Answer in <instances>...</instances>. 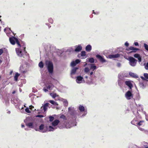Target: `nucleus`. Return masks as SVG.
<instances>
[{
	"mask_svg": "<svg viewBox=\"0 0 148 148\" xmlns=\"http://www.w3.org/2000/svg\"><path fill=\"white\" fill-rule=\"evenodd\" d=\"M129 61L130 64L132 66H134L136 65L137 60L133 57L130 56L127 59Z\"/></svg>",
	"mask_w": 148,
	"mask_h": 148,
	"instance_id": "f257e3e1",
	"label": "nucleus"
},
{
	"mask_svg": "<svg viewBox=\"0 0 148 148\" xmlns=\"http://www.w3.org/2000/svg\"><path fill=\"white\" fill-rule=\"evenodd\" d=\"M53 65L52 62L49 61L47 67L49 72L50 73H52L53 71Z\"/></svg>",
	"mask_w": 148,
	"mask_h": 148,
	"instance_id": "f03ea898",
	"label": "nucleus"
},
{
	"mask_svg": "<svg viewBox=\"0 0 148 148\" xmlns=\"http://www.w3.org/2000/svg\"><path fill=\"white\" fill-rule=\"evenodd\" d=\"M125 97L128 100L130 99L133 97V95L130 91H128L125 94Z\"/></svg>",
	"mask_w": 148,
	"mask_h": 148,
	"instance_id": "7ed1b4c3",
	"label": "nucleus"
},
{
	"mask_svg": "<svg viewBox=\"0 0 148 148\" xmlns=\"http://www.w3.org/2000/svg\"><path fill=\"white\" fill-rule=\"evenodd\" d=\"M127 51L132 50L130 52V53L132 52H136L137 51L139 50L140 49L133 47H130L129 48L126 49Z\"/></svg>",
	"mask_w": 148,
	"mask_h": 148,
	"instance_id": "20e7f679",
	"label": "nucleus"
},
{
	"mask_svg": "<svg viewBox=\"0 0 148 148\" xmlns=\"http://www.w3.org/2000/svg\"><path fill=\"white\" fill-rule=\"evenodd\" d=\"M96 57L102 63H104L106 62V60L103 57L97 54L96 55Z\"/></svg>",
	"mask_w": 148,
	"mask_h": 148,
	"instance_id": "39448f33",
	"label": "nucleus"
},
{
	"mask_svg": "<svg viewBox=\"0 0 148 148\" xmlns=\"http://www.w3.org/2000/svg\"><path fill=\"white\" fill-rule=\"evenodd\" d=\"M17 39V38L14 37L10 38L9 40L10 42L12 45H15Z\"/></svg>",
	"mask_w": 148,
	"mask_h": 148,
	"instance_id": "423d86ee",
	"label": "nucleus"
},
{
	"mask_svg": "<svg viewBox=\"0 0 148 148\" xmlns=\"http://www.w3.org/2000/svg\"><path fill=\"white\" fill-rule=\"evenodd\" d=\"M81 61L79 59H77L75 61H73L71 63V66L73 67L75 66L77 64L79 63Z\"/></svg>",
	"mask_w": 148,
	"mask_h": 148,
	"instance_id": "0eeeda50",
	"label": "nucleus"
},
{
	"mask_svg": "<svg viewBox=\"0 0 148 148\" xmlns=\"http://www.w3.org/2000/svg\"><path fill=\"white\" fill-rule=\"evenodd\" d=\"M16 51L17 55L21 57L23 56V54L21 50L18 48L16 49Z\"/></svg>",
	"mask_w": 148,
	"mask_h": 148,
	"instance_id": "6e6552de",
	"label": "nucleus"
},
{
	"mask_svg": "<svg viewBox=\"0 0 148 148\" xmlns=\"http://www.w3.org/2000/svg\"><path fill=\"white\" fill-rule=\"evenodd\" d=\"M120 54L119 53H117L116 54H111L109 55L108 57L110 58H117L120 57Z\"/></svg>",
	"mask_w": 148,
	"mask_h": 148,
	"instance_id": "1a4fd4ad",
	"label": "nucleus"
},
{
	"mask_svg": "<svg viewBox=\"0 0 148 148\" xmlns=\"http://www.w3.org/2000/svg\"><path fill=\"white\" fill-rule=\"evenodd\" d=\"M49 104L48 103H46L42 107L41 109V110H43L45 112L47 110V107L49 105Z\"/></svg>",
	"mask_w": 148,
	"mask_h": 148,
	"instance_id": "9d476101",
	"label": "nucleus"
},
{
	"mask_svg": "<svg viewBox=\"0 0 148 148\" xmlns=\"http://www.w3.org/2000/svg\"><path fill=\"white\" fill-rule=\"evenodd\" d=\"M125 84L128 86L131 89L133 87V85L131 82L129 81H127L125 82Z\"/></svg>",
	"mask_w": 148,
	"mask_h": 148,
	"instance_id": "9b49d317",
	"label": "nucleus"
},
{
	"mask_svg": "<svg viewBox=\"0 0 148 148\" xmlns=\"http://www.w3.org/2000/svg\"><path fill=\"white\" fill-rule=\"evenodd\" d=\"M83 78L81 76H78L77 77L76 81L78 83H80L82 82Z\"/></svg>",
	"mask_w": 148,
	"mask_h": 148,
	"instance_id": "f8f14e48",
	"label": "nucleus"
},
{
	"mask_svg": "<svg viewBox=\"0 0 148 148\" xmlns=\"http://www.w3.org/2000/svg\"><path fill=\"white\" fill-rule=\"evenodd\" d=\"M134 56L135 58H138L139 62H141V58L139 54L137 53L135 54L134 55Z\"/></svg>",
	"mask_w": 148,
	"mask_h": 148,
	"instance_id": "ddd939ff",
	"label": "nucleus"
},
{
	"mask_svg": "<svg viewBox=\"0 0 148 148\" xmlns=\"http://www.w3.org/2000/svg\"><path fill=\"white\" fill-rule=\"evenodd\" d=\"M46 88L48 90H52L54 87V86L52 84H47L46 85Z\"/></svg>",
	"mask_w": 148,
	"mask_h": 148,
	"instance_id": "4468645a",
	"label": "nucleus"
},
{
	"mask_svg": "<svg viewBox=\"0 0 148 148\" xmlns=\"http://www.w3.org/2000/svg\"><path fill=\"white\" fill-rule=\"evenodd\" d=\"M60 122V121L57 119L54 120L52 123V125L54 126H57Z\"/></svg>",
	"mask_w": 148,
	"mask_h": 148,
	"instance_id": "2eb2a0df",
	"label": "nucleus"
},
{
	"mask_svg": "<svg viewBox=\"0 0 148 148\" xmlns=\"http://www.w3.org/2000/svg\"><path fill=\"white\" fill-rule=\"evenodd\" d=\"M26 125L29 128L32 129L34 128V126L32 123L30 122L27 123H26Z\"/></svg>",
	"mask_w": 148,
	"mask_h": 148,
	"instance_id": "dca6fc26",
	"label": "nucleus"
},
{
	"mask_svg": "<svg viewBox=\"0 0 148 148\" xmlns=\"http://www.w3.org/2000/svg\"><path fill=\"white\" fill-rule=\"evenodd\" d=\"M82 49V47L80 45L77 46L75 51V52H79Z\"/></svg>",
	"mask_w": 148,
	"mask_h": 148,
	"instance_id": "f3484780",
	"label": "nucleus"
},
{
	"mask_svg": "<svg viewBox=\"0 0 148 148\" xmlns=\"http://www.w3.org/2000/svg\"><path fill=\"white\" fill-rule=\"evenodd\" d=\"M92 49L91 46L90 45H88L86 47V50L87 51H90Z\"/></svg>",
	"mask_w": 148,
	"mask_h": 148,
	"instance_id": "a211bd4d",
	"label": "nucleus"
},
{
	"mask_svg": "<svg viewBox=\"0 0 148 148\" xmlns=\"http://www.w3.org/2000/svg\"><path fill=\"white\" fill-rule=\"evenodd\" d=\"M78 69V67H76L74 68L71 70V74H75L76 73L77 70Z\"/></svg>",
	"mask_w": 148,
	"mask_h": 148,
	"instance_id": "6ab92c4d",
	"label": "nucleus"
},
{
	"mask_svg": "<svg viewBox=\"0 0 148 148\" xmlns=\"http://www.w3.org/2000/svg\"><path fill=\"white\" fill-rule=\"evenodd\" d=\"M48 102L55 106H58V104L56 102H55L53 100H49L48 101Z\"/></svg>",
	"mask_w": 148,
	"mask_h": 148,
	"instance_id": "aec40b11",
	"label": "nucleus"
},
{
	"mask_svg": "<svg viewBox=\"0 0 148 148\" xmlns=\"http://www.w3.org/2000/svg\"><path fill=\"white\" fill-rule=\"evenodd\" d=\"M129 75L133 77L138 78V77L137 75L132 72L130 73Z\"/></svg>",
	"mask_w": 148,
	"mask_h": 148,
	"instance_id": "412c9836",
	"label": "nucleus"
},
{
	"mask_svg": "<svg viewBox=\"0 0 148 148\" xmlns=\"http://www.w3.org/2000/svg\"><path fill=\"white\" fill-rule=\"evenodd\" d=\"M90 69H93V71H94L96 68V66L94 64H90Z\"/></svg>",
	"mask_w": 148,
	"mask_h": 148,
	"instance_id": "4be33fe9",
	"label": "nucleus"
},
{
	"mask_svg": "<svg viewBox=\"0 0 148 148\" xmlns=\"http://www.w3.org/2000/svg\"><path fill=\"white\" fill-rule=\"evenodd\" d=\"M79 109L81 112L84 111L85 110L84 107L83 106L81 105L79 106Z\"/></svg>",
	"mask_w": 148,
	"mask_h": 148,
	"instance_id": "5701e85b",
	"label": "nucleus"
},
{
	"mask_svg": "<svg viewBox=\"0 0 148 148\" xmlns=\"http://www.w3.org/2000/svg\"><path fill=\"white\" fill-rule=\"evenodd\" d=\"M20 74L18 73H16L15 76L14 77V79L15 81H17L18 79V78Z\"/></svg>",
	"mask_w": 148,
	"mask_h": 148,
	"instance_id": "b1692460",
	"label": "nucleus"
},
{
	"mask_svg": "<svg viewBox=\"0 0 148 148\" xmlns=\"http://www.w3.org/2000/svg\"><path fill=\"white\" fill-rule=\"evenodd\" d=\"M40 68H42L44 66V64L42 61H40L38 64Z\"/></svg>",
	"mask_w": 148,
	"mask_h": 148,
	"instance_id": "393cba45",
	"label": "nucleus"
},
{
	"mask_svg": "<svg viewBox=\"0 0 148 148\" xmlns=\"http://www.w3.org/2000/svg\"><path fill=\"white\" fill-rule=\"evenodd\" d=\"M88 61L90 63H92L94 62V60L93 58H91L89 59Z\"/></svg>",
	"mask_w": 148,
	"mask_h": 148,
	"instance_id": "a878e982",
	"label": "nucleus"
},
{
	"mask_svg": "<svg viewBox=\"0 0 148 148\" xmlns=\"http://www.w3.org/2000/svg\"><path fill=\"white\" fill-rule=\"evenodd\" d=\"M50 95L53 98H55L56 96L57 95L56 93H51Z\"/></svg>",
	"mask_w": 148,
	"mask_h": 148,
	"instance_id": "bb28decb",
	"label": "nucleus"
},
{
	"mask_svg": "<svg viewBox=\"0 0 148 148\" xmlns=\"http://www.w3.org/2000/svg\"><path fill=\"white\" fill-rule=\"evenodd\" d=\"M144 122V121H140L138 123H137L136 124L138 126H141L142 125V123Z\"/></svg>",
	"mask_w": 148,
	"mask_h": 148,
	"instance_id": "cd10ccee",
	"label": "nucleus"
},
{
	"mask_svg": "<svg viewBox=\"0 0 148 148\" xmlns=\"http://www.w3.org/2000/svg\"><path fill=\"white\" fill-rule=\"evenodd\" d=\"M16 43L20 47H21V45L20 44V42H19V41L18 40V39L17 38V39H16Z\"/></svg>",
	"mask_w": 148,
	"mask_h": 148,
	"instance_id": "c85d7f7f",
	"label": "nucleus"
},
{
	"mask_svg": "<svg viewBox=\"0 0 148 148\" xmlns=\"http://www.w3.org/2000/svg\"><path fill=\"white\" fill-rule=\"evenodd\" d=\"M44 127V125L43 124H41L39 127V129L40 130H42Z\"/></svg>",
	"mask_w": 148,
	"mask_h": 148,
	"instance_id": "c756f323",
	"label": "nucleus"
},
{
	"mask_svg": "<svg viewBox=\"0 0 148 148\" xmlns=\"http://www.w3.org/2000/svg\"><path fill=\"white\" fill-rule=\"evenodd\" d=\"M54 128L52 127V126H49V131H53L54 130Z\"/></svg>",
	"mask_w": 148,
	"mask_h": 148,
	"instance_id": "7c9ffc66",
	"label": "nucleus"
},
{
	"mask_svg": "<svg viewBox=\"0 0 148 148\" xmlns=\"http://www.w3.org/2000/svg\"><path fill=\"white\" fill-rule=\"evenodd\" d=\"M49 121L50 122L52 121L54 119V117L52 116H49Z\"/></svg>",
	"mask_w": 148,
	"mask_h": 148,
	"instance_id": "2f4dec72",
	"label": "nucleus"
},
{
	"mask_svg": "<svg viewBox=\"0 0 148 148\" xmlns=\"http://www.w3.org/2000/svg\"><path fill=\"white\" fill-rule=\"evenodd\" d=\"M86 52L85 51H82L81 52V55L82 56H85L86 55Z\"/></svg>",
	"mask_w": 148,
	"mask_h": 148,
	"instance_id": "473e14b6",
	"label": "nucleus"
},
{
	"mask_svg": "<svg viewBox=\"0 0 148 148\" xmlns=\"http://www.w3.org/2000/svg\"><path fill=\"white\" fill-rule=\"evenodd\" d=\"M60 118L61 119H63L64 120H66V116H65V115H63V114L62 115L60 116Z\"/></svg>",
	"mask_w": 148,
	"mask_h": 148,
	"instance_id": "72a5a7b5",
	"label": "nucleus"
},
{
	"mask_svg": "<svg viewBox=\"0 0 148 148\" xmlns=\"http://www.w3.org/2000/svg\"><path fill=\"white\" fill-rule=\"evenodd\" d=\"M144 47L145 48V49L146 50L148 51V45L145 43H144Z\"/></svg>",
	"mask_w": 148,
	"mask_h": 148,
	"instance_id": "f704fd0d",
	"label": "nucleus"
},
{
	"mask_svg": "<svg viewBox=\"0 0 148 148\" xmlns=\"http://www.w3.org/2000/svg\"><path fill=\"white\" fill-rule=\"evenodd\" d=\"M33 125L34 126V129L36 131H38V129H36V128L37 126V124L36 123H35L34 124H33Z\"/></svg>",
	"mask_w": 148,
	"mask_h": 148,
	"instance_id": "c9c22d12",
	"label": "nucleus"
},
{
	"mask_svg": "<svg viewBox=\"0 0 148 148\" xmlns=\"http://www.w3.org/2000/svg\"><path fill=\"white\" fill-rule=\"evenodd\" d=\"M144 76L145 78L147 79H148V73H144Z\"/></svg>",
	"mask_w": 148,
	"mask_h": 148,
	"instance_id": "e433bc0d",
	"label": "nucleus"
},
{
	"mask_svg": "<svg viewBox=\"0 0 148 148\" xmlns=\"http://www.w3.org/2000/svg\"><path fill=\"white\" fill-rule=\"evenodd\" d=\"M25 111L28 113H30L31 112L29 110V109L28 108H27L25 109Z\"/></svg>",
	"mask_w": 148,
	"mask_h": 148,
	"instance_id": "4c0bfd02",
	"label": "nucleus"
},
{
	"mask_svg": "<svg viewBox=\"0 0 148 148\" xmlns=\"http://www.w3.org/2000/svg\"><path fill=\"white\" fill-rule=\"evenodd\" d=\"M49 21L51 24L53 23V20L51 18H50L49 19Z\"/></svg>",
	"mask_w": 148,
	"mask_h": 148,
	"instance_id": "58836bf2",
	"label": "nucleus"
},
{
	"mask_svg": "<svg viewBox=\"0 0 148 148\" xmlns=\"http://www.w3.org/2000/svg\"><path fill=\"white\" fill-rule=\"evenodd\" d=\"M84 71L86 72H88L89 71V69L88 68L86 67L84 69Z\"/></svg>",
	"mask_w": 148,
	"mask_h": 148,
	"instance_id": "ea45409f",
	"label": "nucleus"
},
{
	"mask_svg": "<svg viewBox=\"0 0 148 148\" xmlns=\"http://www.w3.org/2000/svg\"><path fill=\"white\" fill-rule=\"evenodd\" d=\"M37 117H40V118H42L44 117V116L42 114H39L38 115L36 116Z\"/></svg>",
	"mask_w": 148,
	"mask_h": 148,
	"instance_id": "a19ab883",
	"label": "nucleus"
},
{
	"mask_svg": "<svg viewBox=\"0 0 148 148\" xmlns=\"http://www.w3.org/2000/svg\"><path fill=\"white\" fill-rule=\"evenodd\" d=\"M43 90L45 92H47L48 91V89H47V88H46L45 87L43 88Z\"/></svg>",
	"mask_w": 148,
	"mask_h": 148,
	"instance_id": "79ce46f5",
	"label": "nucleus"
},
{
	"mask_svg": "<svg viewBox=\"0 0 148 148\" xmlns=\"http://www.w3.org/2000/svg\"><path fill=\"white\" fill-rule=\"evenodd\" d=\"M3 52V50L2 49H0V55H1Z\"/></svg>",
	"mask_w": 148,
	"mask_h": 148,
	"instance_id": "37998d69",
	"label": "nucleus"
},
{
	"mask_svg": "<svg viewBox=\"0 0 148 148\" xmlns=\"http://www.w3.org/2000/svg\"><path fill=\"white\" fill-rule=\"evenodd\" d=\"M125 45L127 47H128L129 45V44L127 42H126L125 44Z\"/></svg>",
	"mask_w": 148,
	"mask_h": 148,
	"instance_id": "c03bdc74",
	"label": "nucleus"
},
{
	"mask_svg": "<svg viewBox=\"0 0 148 148\" xmlns=\"http://www.w3.org/2000/svg\"><path fill=\"white\" fill-rule=\"evenodd\" d=\"M134 44L135 46H138V42H136L134 43Z\"/></svg>",
	"mask_w": 148,
	"mask_h": 148,
	"instance_id": "a18cd8bd",
	"label": "nucleus"
},
{
	"mask_svg": "<svg viewBox=\"0 0 148 148\" xmlns=\"http://www.w3.org/2000/svg\"><path fill=\"white\" fill-rule=\"evenodd\" d=\"M34 108V107L33 106H30V109L33 111H34V110H33L32 108Z\"/></svg>",
	"mask_w": 148,
	"mask_h": 148,
	"instance_id": "49530a36",
	"label": "nucleus"
},
{
	"mask_svg": "<svg viewBox=\"0 0 148 148\" xmlns=\"http://www.w3.org/2000/svg\"><path fill=\"white\" fill-rule=\"evenodd\" d=\"M121 64L120 63H118L117 64V66H118L119 67L121 66Z\"/></svg>",
	"mask_w": 148,
	"mask_h": 148,
	"instance_id": "de8ad7c7",
	"label": "nucleus"
},
{
	"mask_svg": "<svg viewBox=\"0 0 148 148\" xmlns=\"http://www.w3.org/2000/svg\"><path fill=\"white\" fill-rule=\"evenodd\" d=\"M93 74V72H91L90 73V75H92Z\"/></svg>",
	"mask_w": 148,
	"mask_h": 148,
	"instance_id": "09e8293b",
	"label": "nucleus"
},
{
	"mask_svg": "<svg viewBox=\"0 0 148 148\" xmlns=\"http://www.w3.org/2000/svg\"><path fill=\"white\" fill-rule=\"evenodd\" d=\"M146 66L148 68V62L147 63Z\"/></svg>",
	"mask_w": 148,
	"mask_h": 148,
	"instance_id": "8fccbe9b",
	"label": "nucleus"
},
{
	"mask_svg": "<svg viewBox=\"0 0 148 148\" xmlns=\"http://www.w3.org/2000/svg\"><path fill=\"white\" fill-rule=\"evenodd\" d=\"M16 92L15 91H14L12 92V94H14V93H15Z\"/></svg>",
	"mask_w": 148,
	"mask_h": 148,
	"instance_id": "3c124183",
	"label": "nucleus"
},
{
	"mask_svg": "<svg viewBox=\"0 0 148 148\" xmlns=\"http://www.w3.org/2000/svg\"><path fill=\"white\" fill-rule=\"evenodd\" d=\"M138 128L139 129H140V130H143V129L141 128H140V127H138Z\"/></svg>",
	"mask_w": 148,
	"mask_h": 148,
	"instance_id": "603ef678",
	"label": "nucleus"
},
{
	"mask_svg": "<svg viewBox=\"0 0 148 148\" xmlns=\"http://www.w3.org/2000/svg\"><path fill=\"white\" fill-rule=\"evenodd\" d=\"M2 62V61L1 59L0 60V65L1 64V62Z\"/></svg>",
	"mask_w": 148,
	"mask_h": 148,
	"instance_id": "864d4df0",
	"label": "nucleus"
},
{
	"mask_svg": "<svg viewBox=\"0 0 148 148\" xmlns=\"http://www.w3.org/2000/svg\"><path fill=\"white\" fill-rule=\"evenodd\" d=\"M141 79H144V78L143 77V76H141Z\"/></svg>",
	"mask_w": 148,
	"mask_h": 148,
	"instance_id": "5fc2aeb1",
	"label": "nucleus"
},
{
	"mask_svg": "<svg viewBox=\"0 0 148 148\" xmlns=\"http://www.w3.org/2000/svg\"><path fill=\"white\" fill-rule=\"evenodd\" d=\"M21 127H24V125H23L22 124L21 125Z\"/></svg>",
	"mask_w": 148,
	"mask_h": 148,
	"instance_id": "6e6d98bb",
	"label": "nucleus"
},
{
	"mask_svg": "<svg viewBox=\"0 0 148 148\" xmlns=\"http://www.w3.org/2000/svg\"><path fill=\"white\" fill-rule=\"evenodd\" d=\"M23 48H24V51H25V50L26 47H25Z\"/></svg>",
	"mask_w": 148,
	"mask_h": 148,
	"instance_id": "4d7b16f0",
	"label": "nucleus"
},
{
	"mask_svg": "<svg viewBox=\"0 0 148 148\" xmlns=\"http://www.w3.org/2000/svg\"><path fill=\"white\" fill-rule=\"evenodd\" d=\"M85 78H86V79H87L88 78V77L87 76H86L85 77Z\"/></svg>",
	"mask_w": 148,
	"mask_h": 148,
	"instance_id": "13d9d810",
	"label": "nucleus"
},
{
	"mask_svg": "<svg viewBox=\"0 0 148 148\" xmlns=\"http://www.w3.org/2000/svg\"><path fill=\"white\" fill-rule=\"evenodd\" d=\"M70 107L69 108H68L69 110H70Z\"/></svg>",
	"mask_w": 148,
	"mask_h": 148,
	"instance_id": "bf43d9fd",
	"label": "nucleus"
},
{
	"mask_svg": "<svg viewBox=\"0 0 148 148\" xmlns=\"http://www.w3.org/2000/svg\"><path fill=\"white\" fill-rule=\"evenodd\" d=\"M144 148H148V146H147V147H145Z\"/></svg>",
	"mask_w": 148,
	"mask_h": 148,
	"instance_id": "052dcab7",
	"label": "nucleus"
},
{
	"mask_svg": "<svg viewBox=\"0 0 148 148\" xmlns=\"http://www.w3.org/2000/svg\"><path fill=\"white\" fill-rule=\"evenodd\" d=\"M133 122V121H132L131 122V123H132Z\"/></svg>",
	"mask_w": 148,
	"mask_h": 148,
	"instance_id": "680f3d73",
	"label": "nucleus"
},
{
	"mask_svg": "<svg viewBox=\"0 0 148 148\" xmlns=\"http://www.w3.org/2000/svg\"><path fill=\"white\" fill-rule=\"evenodd\" d=\"M1 78V76H0V78Z\"/></svg>",
	"mask_w": 148,
	"mask_h": 148,
	"instance_id": "e2e57ef3",
	"label": "nucleus"
}]
</instances>
